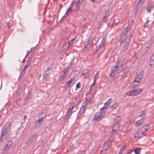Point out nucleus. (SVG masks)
<instances>
[{
    "label": "nucleus",
    "mask_w": 154,
    "mask_h": 154,
    "mask_svg": "<svg viewBox=\"0 0 154 154\" xmlns=\"http://www.w3.org/2000/svg\"><path fill=\"white\" fill-rule=\"evenodd\" d=\"M10 129L11 123L9 122L6 124L5 127L3 128L1 132L0 137V142H3L6 140Z\"/></svg>",
    "instance_id": "nucleus-1"
},
{
    "label": "nucleus",
    "mask_w": 154,
    "mask_h": 154,
    "mask_svg": "<svg viewBox=\"0 0 154 154\" xmlns=\"http://www.w3.org/2000/svg\"><path fill=\"white\" fill-rule=\"evenodd\" d=\"M149 124L144 125L139 128L137 132H136L134 135V137L135 138H141L143 136L145 135V133L149 129Z\"/></svg>",
    "instance_id": "nucleus-2"
},
{
    "label": "nucleus",
    "mask_w": 154,
    "mask_h": 154,
    "mask_svg": "<svg viewBox=\"0 0 154 154\" xmlns=\"http://www.w3.org/2000/svg\"><path fill=\"white\" fill-rule=\"evenodd\" d=\"M130 28L131 26H128L125 28L122 32L119 39V42L121 44L123 43L126 39L127 37V33L130 30Z\"/></svg>",
    "instance_id": "nucleus-3"
},
{
    "label": "nucleus",
    "mask_w": 154,
    "mask_h": 154,
    "mask_svg": "<svg viewBox=\"0 0 154 154\" xmlns=\"http://www.w3.org/2000/svg\"><path fill=\"white\" fill-rule=\"evenodd\" d=\"M139 117H142L139 120L137 121L135 123V125L136 126H140L142 123L143 122L144 119L146 117V112L145 110H143L140 113Z\"/></svg>",
    "instance_id": "nucleus-4"
},
{
    "label": "nucleus",
    "mask_w": 154,
    "mask_h": 154,
    "mask_svg": "<svg viewBox=\"0 0 154 154\" xmlns=\"http://www.w3.org/2000/svg\"><path fill=\"white\" fill-rule=\"evenodd\" d=\"M105 112L103 111L97 112L94 116L93 120L95 122H97L105 116Z\"/></svg>",
    "instance_id": "nucleus-5"
},
{
    "label": "nucleus",
    "mask_w": 154,
    "mask_h": 154,
    "mask_svg": "<svg viewBox=\"0 0 154 154\" xmlns=\"http://www.w3.org/2000/svg\"><path fill=\"white\" fill-rule=\"evenodd\" d=\"M120 122L119 117H118L117 119H116V122L113 126L112 132L111 133V134H113L114 133H116V130L119 129L120 127Z\"/></svg>",
    "instance_id": "nucleus-6"
},
{
    "label": "nucleus",
    "mask_w": 154,
    "mask_h": 154,
    "mask_svg": "<svg viewBox=\"0 0 154 154\" xmlns=\"http://www.w3.org/2000/svg\"><path fill=\"white\" fill-rule=\"evenodd\" d=\"M42 115H43V116L41 117V118H39L38 119V121L36 122L35 123V127H39L40 124L41 123L42 119H44L46 116V114L44 112H42L40 115L39 117H41Z\"/></svg>",
    "instance_id": "nucleus-7"
},
{
    "label": "nucleus",
    "mask_w": 154,
    "mask_h": 154,
    "mask_svg": "<svg viewBox=\"0 0 154 154\" xmlns=\"http://www.w3.org/2000/svg\"><path fill=\"white\" fill-rule=\"evenodd\" d=\"M118 69L117 66H114L111 70V72L109 75L110 79H112L115 74L118 72Z\"/></svg>",
    "instance_id": "nucleus-8"
},
{
    "label": "nucleus",
    "mask_w": 154,
    "mask_h": 154,
    "mask_svg": "<svg viewBox=\"0 0 154 154\" xmlns=\"http://www.w3.org/2000/svg\"><path fill=\"white\" fill-rule=\"evenodd\" d=\"M143 75V70H141L138 73H137L135 77V79L141 81Z\"/></svg>",
    "instance_id": "nucleus-9"
},
{
    "label": "nucleus",
    "mask_w": 154,
    "mask_h": 154,
    "mask_svg": "<svg viewBox=\"0 0 154 154\" xmlns=\"http://www.w3.org/2000/svg\"><path fill=\"white\" fill-rule=\"evenodd\" d=\"M111 143V141L108 140L104 144L103 147L102 151H106L109 148V146Z\"/></svg>",
    "instance_id": "nucleus-10"
},
{
    "label": "nucleus",
    "mask_w": 154,
    "mask_h": 154,
    "mask_svg": "<svg viewBox=\"0 0 154 154\" xmlns=\"http://www.w3.org/2000/svg\"><path fill=\"white\" fill-rule=\"evenodd\" d=\"M13 143L11 141H8L6 145L4 147V152H5L9 150L10 147L12 146Z\"/></svg>",
    "instance_id": "nucleus-11"
},
{
    "label": "nucleus",
    "mask_w": 154,
    "mask_h": 154,
    "mask_svg": "<svg viewBox=\"0 0 154 154\" xmlns=\"http://www.w3.org/2000/svg\"><path fill=\"white\" fill-rule=\"evenodd\" d=\"M112 98H110L104 103V106L103 107L100 108V111H101L102 110H105L107 108V107H108V106L109 105L110 103V101L112 100Z\"/></svg>",
    "instance_id": "nucleus-12"
},
{
    "label": "nucleus",
    "mask_w": 154,
    "mask_h": 154,
    "mask_svg": "<svg viewBox=\"0 0 154 154\" xmlns=\"http://www.w3.org/2000/svg\"><path fill=\"white\" fill-rule=\"evenodd\" d=\"M78 104L79 103L77 102H76L75 103H72L69 106L68 110L72 112L73 108L75 107V106H77Z\"/></svg>",
    "instance_id": "nucleus-13"
},
{
    "label": "nucleus",
    "mask_w": 154,
    "mask_h": 154,
    "mask_svg": "<svg viewBox=\"0 0 154 154\" xmlns=\"http://www.w3.org/2000/svg\"><path fill=\"white\" fill-rule=\"evenodd\" d=\"M37 137V134H35L31 136L28 140V142L30 143H31L34 142L35 141L36 138Z\"/></svg>",
    "instance_id": "nucleus-14"
},
{
    "label": "nucleus",
    "mask_w": 154,
    "mask_h": 154,
    "mask_svg": "<svg viewBox=\"0 0 154 154\" xmlns=\"http://www.w3.org/2000/svg\"><path fill=\"white\" fill-rule=\"evenodd\" d=\"M140 81L135 79L133 83L132 88H135L137 86L139 85Z\"/></svg>",
    "instance_id": "nucleus-15"
},
{
    "label": "nucleus",
    "mask_w": 154,
    "mask_h": 154,
    "mask_svg": "<svg viewBox=\"0 0 154 154\" xmlns=\"http://www.w3.org/2000/svg\"><path fill=\"white\" fill-rule=\"evenodd\" d=\"M92 42V41H90V40L88 41V43L85 47L84 49V51H88V50L90 48L91 46V43Z\"/></svg>",
    "instance_id": "nucleus-16"
},
{
    "label": "nucleus",
    "mask_w": 154,
    "mask_h": 154,
    "mask_svg": "<svg viewBox=\"0 0 154 154\" xmlns=\"http://www.w3.org/2000/svg\"><path fill=\"white\" fill-rule=\"evenodd\" d=\"M105 42V39L103 38L100 44L99 45L98 47H97L96 51H97L99 49L102 48L104 46Z\"/></svg>",
    "instance_id": "nucleus-17"
},
{
    "label": "nucleus",
    "mask_w": 154,
    "mask_h": 154,
    "mask_svg": "<svg viewBox=\"0 0 154 154\" xmlns=\"http://www.w3.org/2000/svg\"><path fill=\"white\" fill-rule=\"evenodd\" d=\"M90 99L86 100L82 104V107L86 109L88 105L89 104L90 102Z\"/></svg>",
    "instance_id": "nucleus-18"
},
{
    "label": "nucleus",
    "mask_w": 154,
    "mask_h": 154,
    "mask_svg": "<svg viewBox=\"0 0 154 154\" xmlns=\"http://www.w3.org/2000/svg\"><path fill=\"white\" fill-rule=\"evenodd\" d=\"M50 69V68L48 67L47 70L44 72L43 75V77L44 79H46L47 76L50 74L49 72V70Z\"/></svg>",
    "instance_id": "nucleus-19"
},
{
    "label": "nucleus",
    "mask_w": 154,
    "mask_h": 154,
    "mask_svg": "<svg viewBox=\"0 0 154 154\" xmlns=\"http://www.w3.org/2000/svg\"><path fill=\"white\" fill-rule=\"evenodd\" d=\"M126 94L128 96H133L137 95L134 90L128 92Z\"/></svg>",
    "instance_id": "nucleus-20"
},
{
    "label": "nucleus",
    "mask_w": 154,
    "mask_h": 154,
    "mask_svg": "<svg viewBox=\"0 0 154 154\" xmlns=\"http://www.w3.org/2000/svg\"><path fill=\"white\" fill-rule=\"evenodd\" d=\"M150 66H151L154 65V54H153L151 57L150 63L149 64Z\"/></svg>",
    "instance_id": "nucleus-21"
},
{
    "label": "nucleus",
    "mask_w": 154,
    "mask_h": 154,
    "mask_svg": "<svg viewBox=\"0 0 154 154\" xmlns=\"http://www.w3.org/2000/svg\"><path fill=\"white\" fill-rule=\"evenodd\" d=\"M142 148L141 147H137L135 149L134 151L135 154H139Z\"/></svg>",
    "instance_id": "nucleus-22"
},
{
    "label": "nucleus",
    "mask_w": 154,
    "mask_h": 154,
    "mask_svg": "<svg viewBox=\"0 0 154 154\" xmlns=\"http://www.w3.org/2000/svg\"><path fill=\"white\" fill-rule=\"evenodd\" d=\"M70 69L71 68L69 65L65 67L64 68L63 73L67 75L69 69Z\"/></svg>",
    "instance_id": "nucleus-23"
},
{
    "label": "nucleus",
    "mask_w": 154,
    "mask_h": 154,
    "mask_svg": "<svg viewBox=\"0 0 154 154\" xmlns=\"http://www.w3.org/2000/svg\"><path fill=\"white\" fill-rule=\"evenodd\" d=\"M72 112L68 110L66 112V114L65 117V119H68L69 117L72 115Z\"/></svg>",
    "instance_id": "nucleus-24"
},
{
    "label": "nucleus",
    "mask_w": 154,
    "mask_h": 154,
    "mask_svg": "<svg viewBox=\"0 0 154 154\" xmlns=\"http://www.w3.org/2000/svg\"><path fill=\"white\" fill-rule=\"evenodd\" d=\"M134 90V91H135V92L137 95L140 94L143 91V89L142 88H140Z\"/></svg>",
    "instance_id": "nucleus-25"
},
{
    "label": "nucleus",
    "mask_w": 154,
    "mask_h": 154,
    "mask_svg": "<svg viewBox=\"0 0 154 154\" xmlns=\"http://www.w3.org/2000/svg\"><path fill=\"white\" fill-rule=\"evenodd\" d=\"M71 82H72L71 81L69 80L66 82V86L65 87V88L66 90H67L68 88L70 87V85Z\"/></svg>",
    "instance_id": "nucleus-26"
},
{
    "label": "nucleus",
    "mask_w": 154,
    "mask_h": 154,
    "mask_svg": "<svg viewBox=\"0 0 154 154\" xmlns=\"http://www.w3.org/2000/svg\"><path fill=\"white\" fill-rule=\"evenodd\" d=\"M118 105L117 103H114L111 107H110V110L112 111L114 109H116L117 106Z\"/></svg>",
    "instance_id": "nucleus-27"
},
{
    "label": "nucleus",
    "mask_w": 154,
    "mask_h": 154,
    "mask_svg": "<svg viewBox=\"0 0 154 154\" xmlns=\"http://www.w3.org/2000/svg\"><path fill=\"white\" fill-rule=\"evenodd\" d=\"M129 45V42H126L124 44V45L123 46L124 49L126 50L127 49Z\"/></svg>",
    "instance_id": "nucleus-28"
},
{
    "label": "nucleus",
    "mask_w": 154,
    "mask_h": 154,
    "mask_svg": "<svg viewBox=\"0 0 154 154\" xmlns=\"http://www.w3.org/2000/svg\"><path fill=\"white\" fill-rule=\"evenodd\" d=\"M81 4L79 3L78 2H77V5L75 7V9L76 11H78L79 9L81 6Z\"/></svg>",
    "instance_id": "nucleus-29"
},
{
    "label": "nucleus",
    "mask_w": 154,
    "mask_h": 154,
    "mask_svg": "<svg viewBox=\"0 0 154 154\" xmlns=\"http://www.w3.org/2000/svg\"><path fill=\"white\" fill-rule=\"evenodd\" d=\"M72 8L69 7L68 8V9L65 15L63 16V17L62 19H64L66 17V16H69V14L67 13V12L70 11L71 10Z\"/></svg>",
    "instance_id": "nucleus-30"
},
{
    "label": "nucleus",
    "mask_w": 154,
    "mask_h": 154,
    "mask_svg": "<svg viewBox=\"0 0 154 154\" xmlns=\"http://www.w3.org/2000/svg\"><path fill=\"white\" fill-rule=\"evenodd\" d=\"M86 109H85V108L82 106L81 107V108L79 112L81 113L84 114L85 113Z\"/></svg>",
    "instance_id": "nucleus-31"
},
{
    "label": "nucleus",
    "mask_w": 154,
    "mask_h": 154,
    "mask_svg": "<svg viewBox=\"0 0 154 154\" xmlns=\"http://www.w3.org/2000/svg\"><path fill=\"white\" fill-rule=\"evenodd\" d=\"M75 38H73L70 41H69L68 42V43H69V45H68V47H69V46L72 45L73 44V42L74 41H75Z\"/></svg>",
    "instance_id": "nucleus-32"
},
{
    "label": "nucleus",
    "mask_w": 154,
    "mask_h": 154,
    "mask_svg": "<svg viewBox=\"0 0 154 154\" xmlns=\"http://www.w3.org/2000/svg\"><path fill=\"white\" fill-rule=\"evenodd\" d=\"M31 61V58L28 59V60L27 61V63H26V65L29 66L30 63Z\"/></svg>",
    "instance_id": "nucleus-33"
},
{
    "label": "nucleus",
    "mask_w": 154,
    "mask_h": 154,
    "mask_svg": "<svg viewBox=\"0 0 154 154\" xmlns=\"http://www.w3.org/2000/svg\"><path fill=\"white\" fill-rule=\"evenodd\" d=\"M66 74H64V73H63L60 75V77L65 79V78L66 77Z\"/></svg>",
    "instance_id": "nucleus-34"
},
{
    "label": "nucleus",
    "mask_w": 154,
    "mask_h": 154,
    "mask_svg": "<svg viewBox=\"0 0 154 154\" xmlns=\"http://www.w3.org/2000/svg\"><path fill=\"white\" fill-rule=\"evenodd\" d=\"M24 74V72H20V76H19V79H21L22 78Z\"/></svg>",
    "instance_id": "nucleus-35"
},
{
    "label": "nucleus",
    "mask_w": 154,
    "mask_h": 154,
    "mask_svg": "<svg viewBox=\"0 0 154 154\" xmlns=\"http://www.w3.org/2000/svg\"><path fill=\"white\" fill-rule=\"evenodd\" d=\"M64 79L60 77L59 79V83L60 84L63 83V81L64 80Z\"/></svg>",
    "instance_id": "nucleus-36"
},
{
    "label": "nucleus",
    "mask_w": 154,
    "mask_h": 154,
    "mask_svg": "<svg viewBox=\"0 0 154 154\" xmlns=\"http://www.w3.org/2000/svg\"><path fill=\"white\" fill-rule=\"evenodd\" d=\"M83 114V113H81L79 112L77 117V119H80V118L82 116Z\"/></svg>",
    "instance_id": "nucleus-37"
},
{
    "label": "nucleus",
    "mask_w": 154,
    "mask_h": 154,
    "mask_svg": "<svg viewBox=\"0 0 154 154\" xmlns=\"http://www.w3.org/2000/svg\"><path fill=\"white\" fill-rule=\"evenodd\" d=\"M107 17L104 15L103 18L102 22H105L107 18Z\"/></svg>",
    "instance_id": "nucleus-38"
},
{
    "label": "nucleus",
    "mask_w": 154,
    "mask_h": 154,
    "mask_svg": "<svg viewBox=\"0 0 154 154\" xmlns=\"http://www.w3.org/2000/svg\"><path fill=\"white\" fill-rule=\"evenodd\" d=\"M68 45H69L68 43H66L63 46V47H66L65 48V49H67L69 47H68Z\"/></svg>",
    "instance_id": "nucleus-39"
},
{
    "label": "nucleus",
    "mask_w": 154,
    "mask_h": 154,
    "mask_svg": "<svg viewBox=\"0 0 154 154\" xmlns=\"http://www.w3.org/2000/svg\"><path fill=\"white\" fill-rule=\"evenodd\" d=\"M148 7L149 8L152 9L153 8V6L152 4L149 3L148 4Z\"/></svg>",
    "instance_id": "nucleus-40"
},
{
    "label": "nucleus",
    "mask_w": 154,
    "mask_h": 154,
    "mask_svg": "<svg viewBox=\"0 0 154 154\" xmlns=\"http://www.w3.org/2000/svg\"><path fill=\"white\" fill-rule=\"evenodd\" d=\"M81 87L80 84V82H79L76 85V88L78 89L80 87Z\"/></svg>",
    "instance_id": "nucleus-41"
},
{
    "label": "nucleus",
    "mask_w": 154,
    "mask_h": 154,
    "mask_svg": "<svg viewBox=\"0 0 154 154\" xmlns=\"http://www.w3.org/2000/svg\"><path fill=\"white\" fill-rule=\"evenodd\" d=\"M109 11L108 10H107L105 11V16L106 17H108V14H109Z\"/></svg>",
    "instance_id": "nucleus-42"
},
{
    "label": "nucleus",
    "mask_w": 154,
    "mask_h": 154,
    "mask_svg": "<svg viewBox=\"0 0 154 154\" xmlns=\"http://www.w3.org/2000/svg\"><path fill=\"white\" fill-rule=\"evenodd\" d=\"M35 47H32V48H31V49L29 51V52H28V54H27L26 55V57L27 56L29 55V54L30 53V51H31L32 50H35Z\"/></svg>",
    "instance_id": "nucleus-43"
},
{
    "label": "nucleus",
    "mask_w": 154,
    "mask_h": 154,
    "mask_svg": "<svg viewBox=\"0 0 154 154\" xmlns=\"http://www.w3.org/2000/svg\"><path fill=\"white\" fill-rule=\"evenodd\" d=\"M74 1H73L72 3H71L70 4V5H69V7L71 8H72L73 6V3H74Z\"/></svg>",
    "instance_id": "nucleus-44"
},
{
    "label": "nucleus",
    "mask_w": 154,
    "mask_h": 154,
    "mask_svg": "<svg viewBox=\"0 0 154 154\" xmlns=\"http://www.w3.org/2000/svg\"><path fill=\"white\" fill-rule=\"evenodd\" d=\"M75 77H72L70 78V79L69 80V81H70L71 82H72V81H74L75 80Z\"/></svg>",
    "instance_id": "nucleus-45"
},
{
    "label": "nucleus",
    "mask_w": 154,
    "mask_h": 154,
    "mask_svg": "<svg viewBox=\"0 0 154 154\" xmlns=\"http://www.w3.org/2000/svg\"><path fill=\"white\" fill-rule=\"evenodd\" d=\"M94 82L90 86V91L92 89V87H93L94 85Z\"/></svg>",
    "instance_id": "nucleus-46"
},
{
    "label": "nucleus",
    "mask_w": 154,
    "mask_h": 154,
    "mask_svg": "<svg viewBox=\"0 0 154 154\" xmlns=\"http://www.w3.org/2000/svg\"><path fill=\"white\" fill-rule=\"evenodd\" d=\"M149 21V20H147L146 21V23H145L144 24V26L145 27H146V26H147V23H148V22Z\"/></svg>",
    "instance_id": "nucleus-47"
},
{
    "label": "nucleus",
    "mask_w": 154,
    "mask_h": 154,
    "mask_svg": "<svg viewBox=\"0 0 154 154\" xmlns=\"http://www.w3.org/2000/svg\"><path fill=\"white\" fill-rule=\"evenodd\" d=\"M111 22H112V23H113V24L115 22V20L114 19L111 20L110 21V23H111Z\"/></svg>",
    "instance_id": "nucleus-48"
},
{
    "label": "nucleus",
    "mask_w": 154,
    "mask_h": 154,
    "mask_svg": "<svg viewBox=\"0 0 154 154\" xmlns=\"http://www.w3.org/2000/svg\"><path fill=\"white\" fill-rule=\"evenodd\" d=\"M150 8H148L147 9V11L148 13H150L151 12V10L150 9Z\"/></svg>",
    "instance_id": "nucleus-49"
},
{
    "label": "nucleus",
    "mask_w": 154,
    "mask_h": 154,
    "mask_svg": "<svg viewBox=\"0 0 154 154\" xmlns=\"http://www.w3.org/2000/svg\"><path fill=\"white\" fill-rule=\"evenodd\" d=\"M20 89H18V90H17V93L18 94H20L21 93V92L20 91Z\"/></svg>",
    "instance_id": "nucleus-50"
},
{
    "label": "nucleus",
    "mask_w": 154,
    "mask_h": 154,
    "mask_svg": "<svg viewBox=\"0 0 154 154\" xmlns=\"http://www.w3.org/2000/svg\"><path fill=\"white\" fill-rule=\"evenodd\" d=\"M97 78H96V77H95L94 78V81L93 82V83L94 82V84L95 83V82H96V79H97Z\"/></svg>",
    "instance_id": "nucleus-51"
},
{
    "label": "nucleus",
    "mask_w": 154,
    "mask_h": 154,
    "mask_svg": "<svg viewBox=\"0 0 154 154\" xmlns=\"http://www.w3.org/2000/svg\"><path fill=\"white\" fill-rule=\"evenodd\" d=\"M83 0H78V2L82 4V3L83 1Z\"/></svg>",
    "instance_id": "nucleus-52"
},
{
    "label": "nucleus",
    "mask_w": 154,
    "mask_h": 154,
    "mask_svg": "<svg viewBox=\"0 0 154 154\" xmlns=\"http://www.w3.org/2000/svg\"><path fill=\"white\" fill-rule=\"evenodd\" d=\"M26 116H24L23 117V120L24 121H25L26 119Z\"/></svg>",
    "instance_id": "nucleus-53"
},
{
    "label": "nucleus",
    "mask_w": 154,
    "mask_h": 154,
    "mask_svg": "<svg viewBox=\"0 0 154 154\" xmlns=\"http://www.w3.org/2000/svg\"><path fill=\"white\" fill-rule=\"evenodd\" d=\"M123 150H122V149H121V150L119 151V152L120 153H121V154H122V153L123 152Z\"/></svg>",
    "instance_id": "nucleus-54"
},
{
    "label": "nucleus",
    "mask_w": 154,
    "mask_h": 154,
    "mask_svg": "<svg viewBox=\"0 0 154 154\" xmlns=\"http://www.w3.org/2000/svg\"><path fill=\"white\" fill-rule=\"evenodd\" d=\"M125 146H122L121 148V149H122V150H123L125 149Z\"/></svg>",
    "instance_id": "nucleus-55"
},
{
    "label": "nucleus",
    "mask_w": 154,
    "mask_h": 154,
    "mask_svg": "<svg viewBox=\"0 0 154 154\" xmlns=\"http://www.w3.org/2000/svg\"><path fill=\"white\" fill-rule=\"evenodd\" d=\"M26 69L25 68H24L22 72H24V73L26 70Z\"/></svg>",
    "instance_id": "nucleus-56"
},
{
    "label": "nucleus",
    "mask_w": 154,
    "mask_h": 154,
    "mask_svg": "<svg viewBox=\"0 0 154 154\" xmlns=\"http://www.w3.org/2000/svg\"><path fill=\"white\" fill-rule=\"evenodd\" d=\"M28 66H27L26 65H25V66H24V68H25L26 69V68L27 67H28Z\"/></svg>",
    "instance_id": "nucleus-57"
},
{
    "label": "nucleus",
    "mask_w": 154,
    "mask_h": 154,
    "mask_svg": "<svg viewBox=\"0 0 154 154\" xmlns=\"http://www.w3.org/2000/svg\"><path fill=\"white\" fill-rule=\"evenodd\" d=\"M25 61V58H24L23 60V61L21 62V63H24Z\"/></svg>",
    "instance_id": "nucleus-58"
},
{
    "label": "nucleus",
    "mask_w": 154,
    "mask_h": 154,
    "mask_svg": "<svg viewBox=\"0 0 154 154\" xmlns=\"http://www.w3.org/2000/svg\"><path fill=\"white\" fill-rule=\"evenodd\" d=\"M95 0H91V2H93Z\"/></svg>",
    "instance_id": "nucleus-59"
},
{
    "label": "nucleus",
    "mask_w": 154,
    "mask_h": 154,
    "mask_svg": "<svg viewBox=\"0 0 154 154\" xmlns=\"http://www.w3.org/2000/svg\"><path fill=\"white\" fill-rule=\"evenodd\" d=\"M133 152V150H131L130 152H129L130 153H131Z\"/></svg>",
    "instance_id": "nucleus-60"
},
{
    "label": "nucleus",
    "mask_w": 154,
    "mask_h": 154,
    "mask_svg": "<svg viewBox=\"0 0 154 154\" xmlns=\"http://www.w3.org/2000/svg\"><path fill=\"white\" fill-rule=\"evenodd\" d=\"M141 0H139V2H138V4H139L140 3V2L141 1Z\"/></svg>",
    "instance_id": "nucleus-61"
},
{
    "label": "nucleus",
    "mask_w": 154,
    "mask_h": 154,
    "mask_svg": "<svg viewBox=\"0 0 154 154\" xmlns=\"http://www.w3.org/2000/svg\"><path fill=\"white\" fill-rule=\"evenodd\" d=\"M43 115H42V116L41 117H39V118H41V117H43Z\"/></svg>",
    "instance_id": "nucleus-62"
},
{
    "label": "nucleus",
    "mask_w": 154,
    "mask_h": 154,
    "mask_svg": "<svg viewBox=\"0 0 154 154\" xmlns=\"http://www.w3.org/2000/svg\"><path fill=\"white\" fill-rule=\"evenodd\" d=\"M130 153H129V152H128L127 153V154H130Z\"/></svg>",
    "instance_id": "nucleus-63"
},
{
    "label": "nucleus",
    "mask_w": 154,
    "mask_h": 154,
    "mask_svg": "<svg viewBox=\"0 0 154 154\" xmlns=\"http://www.w3.org/2000/svg\"><path fill=\"white\" fill-rule=\"evenodd\" d=\"M117 63H116V64H117L118 63H119V61H117Z\"/></svg>",
    "instance_id": "nucleus-64"
}]
</instances>
